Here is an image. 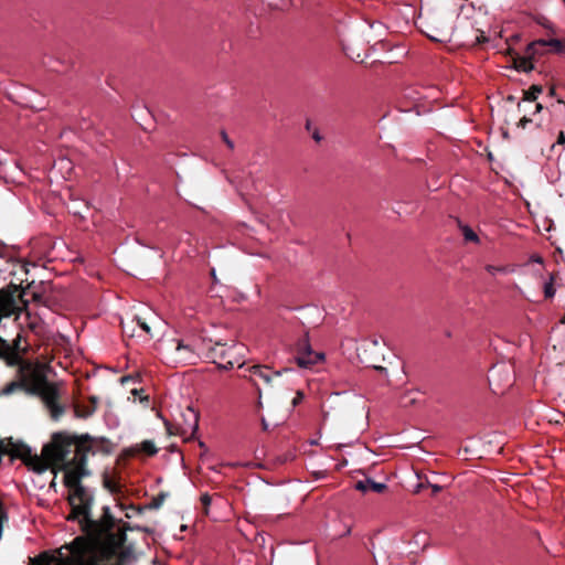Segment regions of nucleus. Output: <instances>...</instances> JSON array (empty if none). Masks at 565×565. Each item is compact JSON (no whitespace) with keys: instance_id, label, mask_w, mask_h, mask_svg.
Here are the masks:
<instances>
[{"instance_id":"1a4fd4ad","label":"nucleus","mask_w":565,"mask_h":565,"mask_svg":"<svg viewBox=\"0 0 565 565\" xmlns=\"http://www.w3.org/2000/svg\"><path fill=\"white\" fill-rule=\"evenodd\" d=\"M250 373V381L254 385H257L256 379L263 380L266 384H270L274 376H279L281 374L280 371L273 372L266 365H253L248 369Z\"/></svg>"},{"instance_id":"20e7f679","label":"nucleus","mask_w":565,"mask_h":565,"mask_svg":"<svg viewBox=\"0 0 565 565\" xmlns=\"http://www.w3.org/2000/svg\"><path fill=\"white\" fill-rule=\"evenodd\" d=\"M166 358L173 363L193 364L198 359L192 345L180 339L167 340L162 343Z\"/></svg>"},{"instance_id":"f3484780","label":"nucleus","mask_w":565,"mask_h":565,"mask_svg":"<svg viewBox=\"0 0 565 565\" xmlns=\"http://www.w3.org/2000/svg\"><path fill=\"white\" fill-rule=\"evenodd\" d=\"M487 271L491 275H495L497 273H504L505 269L503 267H497V266H493V265H488L486 267Z\"/></svg>"},{"instance_id":"412c9836","label":"nucleus","mask_w":565,"mask_h":565,"mask_svg":"<svg viewBox=\"0 0 565 565\" xmlns=\"http://www.w3.org/2000/svg\"><path fill=\"white\" fill-rule=\"evenodd\" d=\"M222 138L230 149L234 148L232 140L228 139L227 135L224 131L222 132Z\"/></svg>"},{"instance_id":"6ab92c4d","label":"nucleus","mask_w":565,"mask_h":565,"mask_svg":"<svg viewBox=\"0 0 565 565\" xmlns=\"http://www.w3.org/2000/svg\"><path fill=\"white\" fill-rule=\"evenodd\" d=\"M303 398H305L303 393H302V392H300V391H298V392L296 393V396H295V397H294V399H292V405H294V406H297L298 404H300V403L303 401Z\"/></svg>"},{"instance_id":"423d86ee","label":"nucleus","mask_w":565,"mask_h":565,"mask_svg":"<svg viewBox=\"0 0 565 565\" xmlns=\"http://www.w3.org/2000/svg\"><path fill=\"white\" fill-rule=\"evenodd\" d=\"M29 565H71V543L58 548H51L34 557H29Z\"/></svg>"},{"instance_id":"393cba45","label":"nucleus","mask_w":565,"mask_h":565,"mask_svg":"<svg viewBox=\"0 0 565 565\" xmlns=\"http://www.w3.org/2000/svg\"><path fill=\"white\" fill-rule=\"evenodd\" d=\"M66 520L70 521L71 520V512L66 515Z\"/></svg>"},{"instance_id":"dca6fc26","label":"nucleus","mask_w":565,"mask_h":565,"mask_svg":"<svg viewBox=\"0 0 565 565\" xmlns=\"http://www.w3.org/2000/svg\"><path fill=\"white\" fill-rule=\"evenodd\" d=\"M11 354L10 344L0 338V358H8Z\"/></svg>"},{"instance_id":"a211bd4d","label":"nucleus","mask_w":565,"mask_h":565,"mask_svg":"<svg viewBox=\"0 0 565 565\" xmlns=\"http://www.w3.org/2000/svg\"><path fill=\"white\" fill-rule=\"evenodd\" d=\"M201 503L205 509V513H207V508L211 504V497L207 493L201 495Z\"/></svg>"},{"instance_id":"b1692460","label":"nucleus","mask_w":565,"mask_h":565,"mask_svg":"<svg viewBox=\"0 0 565 565\" xmlns=\"http://www.w3.org/2000/svg\"><path fill=\"white\" fill-rule=\"evenodd\" d=\"M291 4V0H288L287 2L281 3L278 6L280 9H285L287 6Z\"/></svg>"},{"instance_id":"f257e3e1","label":"nucleus","mask_w":565,"mask_h":565,"mask_svg":"<svg viewBox=\"0 0 565 565\" xmlns=\"http://www.w3.org/2000/svg\"><path fill=\"white\" fill-rule=\"evenodd\" d=\"M73 521L78 520L83 531L92 535L96 531V523L89 519L93 493L81 484V478L88 476L85 467L87 459L103 451L104 439L92 438L88 435L77 437L73 435Z\"/></svg>"},{"instance_id":"4468645a","label":"nucleus","mask_w":565,"mask_h":565,"mask_svg":"<svg viewBox=\"0 0 565 565\" xmlns=\"http://www.w3.org/2000/svg\"><path fill=\"white\" fill-rule=\"evenodd\" d=\"M542 93V87L533 85L524 93V100L534 102Z\"/></svg>"},{"instance_id":"f8f14e48","label":"nucleus","mask_w":565,"mask_h":565,"mask_svg":"<svg viewBox=\"0 0 565 565\" xmlns=\"http://www.w3.org/2000/svg\"><path fill=\"white\" fill-rule=\"evenodd\" d=\"M140 451L145 452L148 456H153L157 454L158 449L156 448L154 444L150 440H145L141 444L130 448L131 455H137Z\"/></svg>"},{"instance_id":"5701e85b","label":"nucleus","mask_w":565,"mask_h":565,"mask_svg":"<svg viewBox=\"0 0 565 565\" xmlns=\"http://www.w3.org/2000/svg\"><path fill=\"white\" fill-rule=\"evenodd\" d=\"M140 328L146 332V333H149L150 332V328L149 326L146 323V322H140L138 321Z\"/></svg>"},{"instance_id":"39448f33","label":"nucleus","mask_w":565,"mask_h":565,"mask_svg":"<svg viewBox=\"0 0 565 565\" xmlns=\"http://www.w3.org/2000/svg\"><path fill=\"white\" fill-rule=\"evenodd\" d=\"M73 565H102L96 545L81 536L73 539Z\"/></svg>"},{"instance_id":"bb28decb","label":"nucleus","mask_w":565,"mask_h":565,"mask_svg":"<svg viewBox=\"0 0 565 565\" xmlns=\"http://www.w3.org/2000/svg\"><path fill=\"white\" fill-rule=\"evenodd\" d=\"M565 2V0H563Z\"/></svg>"},{"instance_id":"6e6552de","label":"nucleus","mask_w":565,"mask_h":565,"mask_svg":"<svg viewBox=\"0 0 565 565\" xmlns=\"http://www.w3.org/2000/svg\"><path fill=\"white\" fill-rule=\"evenodd\" d=\"M97 407L96 397L74 398L73 397V415L81 418L89 417Z\"/></svg>"},{"instance_id":"0eeeda50","label":"nucleus","mask_w":565,"mask_h":565,"mask_svg":"<svg viewBox=\"0 0 565 565\" xmlns=\"http://www.w3.org/2000/svg\"><path fill=\"white\" fill-rule=\"evenodd\" d=\"M295 359L299 367L312 369L324 361V354L313 351L308 340L303 339L297 344Z\"/></svg>"},{"instance_id":"f03ea898","label":"nucleus","mask_w":565,"mask_h":565,"mask_svg":"<svg viewBox=\"0 0 565 565\" xmlns=\"http://www.w3.org/2000/svg\"><path fill=\"white\" fill-rule=\"evenodd\" d=\"M17 391H24L30 395L39 396L55 420L65 413L60 403L61 393L57 384L50 382L40 369H33L23 374L20 381H13L4 385L1 395H11Z\"/></svg>"},{"instance_id":"7ed1b4c3","label":"nucleus","mask_w":565,"mask_h":565,"mask_svg":"<svg viewBox=\"0 0 565 565\" xmlns=\"http://www.w3.org/2000/svg\"><path fill=\"white\" fill-rule=\"evenodd\" d=\"M247 348L239 342L231 344L216 343L212 349V356L218 367L231 370L234 366L242 367L245 363Z\"/></svg>"},{"instance_id":"4be33fe9","label":"nucleus","mask_w":565,"mask_h":565,"mask_svg":"<svg viewBox=\"0 0 565 565\" xmlns=\"http://www.w3.org/2000/svg\"><path fill=\"white\" fill-rule=\"evenodd\" d=\"M557 143H558V145H565V135H564V132H563V131H561V132L558 134V137H557Z\"/></svg>"},{"instance_id":"aec40b11","label":"nucleus","mask_w":565,"mask_h":565,"mask_svg":"<svg viewBox=\"0 0 565 565\" xmlns=\"http://www.w3.org/2000/svg\"><path fill=\"white\" fill-rule=\"evenodd\" d=\"M131 394H132L134 396H139V401H140V403H145L146 405L149 403V397H148L147 395H146V396H141V395H139V391H138V390L134 388V390L131 391Z\"/></svg>"},{"instance_id":"9d476101","label":"nucleus","mask_w":565,"mask_h":565,"mask_svg":"<svg viewBox=\"0 0 565 565\" xmlns=\"http://www.w3.org/2000/svg\"><path fill=\"white\" fill-rule=\"evenodd\" d=\"M356 490L362 492L374 491L381 493L385 490L386 486L384 483L375 482L372 480L358 481L355 484Z\"/></svg>"},{"instance_id":"a878e982","label":"nucleus","mask_w":565,"mask_h":565,"mask_svg":"<svg viewBox=\"0 0 565 565\" xmlns=\"http://www.w3.org/2000/svg\"><path fill=\"white\" fill-rule=\"evenodd\" d=\"M541 260H542V259H541L540 257H537V258H534V262H537V263H540Z\"/></svg>"},{"instance_id":"2eb2a0df","label":"nucleus","mask_w":565,"mask_h":565,"mask_svg":"<svg viewBox=\"0 0 565 565\" xmlns=\"http://www.w3.org/2000/svg\"><path fill=\"white\" fill-rule=\"evenodd\" d=\"M461 232H462V235H463V237H465V239L467 242H473V243H478L479 242L478 235L469 226H462L461 227Z\"/></svg>"},{"instance_id":"ddd939ff","label":"nucleus","mask_w":565,"mask_h":565,"mask_svg":"<svg viewBox=\"0 0 565 565\" xmlns=\"http://www.w3.org/2000/svg\"><path fill=\"white\" fill-rule=\"evenodd\" d=\"M104 487L113 494H117L121 491L120 484L109 477L104 478Z\"/></svg>"},{"instance_id":"9b49d317","label":"nucleus","mask_w":565,"mask_h":565,"mask_svg":"<svg viewBox=\"0 0 565 565\" xmlns=\"http://www.w3.org/2000/svg\"><path fill=\"white\" fill-rule=\"evenodd\" d=\"M543 45V46H550L552 51L556 53H565V41L558 40V39H550V40H537L533 43V45Z\"/></svg>"}]
</instances>
